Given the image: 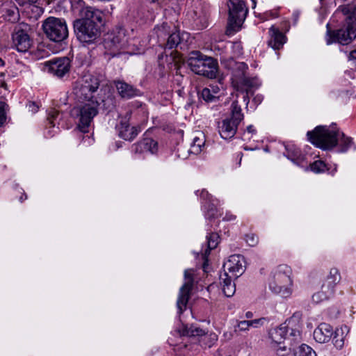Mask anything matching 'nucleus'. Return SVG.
Returning <instances> with one entry per match:
<instances>
[{
  "instance_id": "nucleus-58",
  "label": "nucleus",
  "mask_w": 356,
  "mask_h": 356,
  "mask_svg": "<svg viewBox=\"0 0 356 356\" xmlns=\"http://www.w3.org/2000/svg\"><path fill=\"white\" fill-rule=\"evenodd\" d=\"M273 17H277V14L275 15V13H273Z\"/></svg>"
},
{
  "instance_id": "nucleus-9",
  "label": "nucleus",
  "mask_w": 356,
  "mask_h": 356,
  "mask_svg": "<svg viewBox=\"0 0 356 356\" xmlns=\"http://www.w3.org/2000/svg\"><path fill=\"white\" fill-rule=\"evenodd\" d=\"M42 29L46 36L56 42H61L68 36L67 26L63 19L49 17L43 22Z\"/></svg>"
},
{
  "instance_id": "nucleus-61",
  "label": "nucleus",
  "mask_w": 356,
  "mask_h": 356,
  "mask_svg": "<svg viewBox=\"0 0 356 356\" xmlns=\"http://www.w3.org/2000/svg\"><path fill=\"white\" fill-rule=\"evenodd\" d=\"M203 268H204V270H205V268H206V264H204V265H203Z\"/></svg>"
},
{
  "instance_id": "nucleus-47",
  "label": "nucleus",
  "mask_w": 356,
  "mask_h": 356,
  "mask_svg": "<svg viewBox=\"0 0 356 356\" xmlns=\"http://www.w3.org/2000/svg\"><path fill=\"white\" fill-rule=\"evenodd\" d=\"M349 59L352 60L354 65L356 66V49L350 51L349 54Z\"/></svg>"
},
{
  "instance_id": "nucleus-15",
  "label": "nucleus",
  "mask_w": 356,
  "mask_h": 356,
  "mask_svg": "<svg viewBox=\"0 0 356 356\" xmlns=\"http://www.w3.org/2000/svg\"><path fill=\"white\" fill-rule=\"evenodd\" d=\"M223 273L230 277H238L245 271V259L240 254L231 255L223 264Z\"/></svg>"
},
{
  "instance_id": "nucleus-19",
  "label": "nucleus",
  "mask_w": 356,
  "mask_h": 356,
  "mask_svg": "<svg viewBox=\"0 0 356 356\" xmlns=\"http://www.w3.org/2000/svg\"><path fill=\"white\" fill-rule=\"evenodd\" d=\"M133 151L135 153L150 152L154 154L158 150V143L150 138H144L132 146Z\"/></svg>"
},
{
  "instance_id": "nucleus-49",
  "label": "nucleus",
  "mask_w": 356,
  "mask_h": 356,
  "mask_svg": "<svg viewBox=\"0 0 356 356\" xmlns=\"http://www.w3.org/2000/svg\"><path fill=\"white\" fill-rule=\"evenodd\" d=\"M263 100V97L261 95H257L254 97L252 102H254L257 105L259 104Z\"/></svg>"
},
{
  "instance_id": "nucleus-28",
  "label": "nucleus",
  "mask_w": 356,
  "mask_h": 356,
  "mask_svg": "<svg viewBox=\"0 0 356 356\" xmlns=\"http://www.w3.org/2000/svg\"><path fill=\"white\" fill-rule=\"evenodd\" d=\"M181 42V37L177 31H172L168 36L164 45L165 49H172L176 48Z\"/></svg>"
},
{
  "instance_id": "nucleus-3",
  "label": "nucleus",
  "mask_w": 356,
  "mask_h": 356,
  "mask_svg": "<svg viewBox=\"0 0 356 356\" xmlns=\"http://www.w3.org/2000/svg\"><path fill=\"white\" fill-rule=\"evenodd\" d=\"M292 269L286 264L277 266L270 273L269 288L275 293L288 297L292 293Z\"/></svg>"
},
{
  "instance_id": "nucleus-43",
  "label": "nucleus",
  "mask_w": 356,
  "mask_h": 356,
  "mask_svg": "<svg viewBox=\"0 0 356 356\" xmlns=\"http://www.w3.org/2000/svg\"><path fill=\"white\" fill-rule=\"evenodd\" d=\"M58 115V112L57 111H53L49 114V117L48 118V120L49 122V124L52 127L55 126V124H54L53 120L56 119Z\"/></svg>"
},
{
  "instance_id": "nucleus-7",
  "label": "nucleus",
  "mask_w": 356,
  "mask_h": 356,
  "mask_svg": "<svg viewBox=\"0 0 356 356\" xmlns=\"http://www.w3.org/2000/svg\"><path fill=\"white\" fill-rule=\"evenodd\" d=\"M243 120V114L237 101L231 105V118L222 120L218 124V131L220 136L224 139H230L236 133L238 126Z\"/></svg>"
},
{
  "instance_id": "nucleus-52",
  "label": "nucleus",
  "mask_w": 356,
  "mask_h": 356,
  "mask_svg": "<svg viewBox=\"0 0 356 356\" xmlns=\"http://www.w3.org/2000/svg\"><path fill=\"white\" fill-rule=\"evenodd\" d=\"M252 316H253V314H252V312H247L245 313V317H246L247 318H252Z\"/></svg>"
},
{
  "instance_id": "nucleus-55",
  "label": "nucleus",
  "mask_w": 356,
  "mask_h": 356,
  "mask_svg": "<svg viewBox=\"0 0 356 356\" xmlns=\"http://www.w3.org/2000/svg\"><path fill=\"white\" fill-rule=\"evenodd\" d=\"M1 86L2 88H6H6H7V84H6L5 82H2V83H1Z\"/></svg>"
},
{
  "instance_id": "nucleus-5",
  "label": "nucleus",
  "mask_w": 356,
  "mask_h": 356,
  "mask_svg": "<svg viewBox=\"0 0 356 356\" xmlns=\"http://www.w3.org/2000/svg\"><path fill=\"white\" fill-rule=\"evenodd\" d=\"M191 70L197 74L213 79L218 72V62L212 57L203 55L200 51H193L187 60Z\"/></svg>"
},
{
  "instance_id": "nucleus-62",
  "label": "nucleus",
  "mask_w": 356,
  "mask_h": 356,
  "mask_svg": "<svg viewBox=\"0 0 356 356\" xmlns=\"http://www.w3.org/2000/svg\"><path fill=\"white\" fill-rule=\"evenodd\" d=\"M346 1V0H341V1H343V2Z\"/></svg>"
},
{
  "instance_id": "nucleus-13",
  "label": "nucleus",
  "mask_w": 356,
  "mask_h": 356,
  "mask_svg": "<svg viewBox=\"0 0 356 356\" xmlns=\"http://www.w3.org/2000/svg\"><path fill=\"white\" fill-rule=\"evenodd\" d=\"M193 269H187L184 272L185 283L179 290L177 306L179 314H181L186 308L187 303L191 296V291L193 286Z\"/></svg>"
},
{
  "instance_id": "nucleus-46",
  "label": "nucleus",
  "mask_w": 356,
  "mask_h": 356,
  "mask_svg": "<svg viewBox=\"0 0 356 356\" xmlns=\"http://www.w3.org/2000/svg\"><path fill=\"white\" fill-rule=\"evenodd\" d=\"M209 87H210L209 88L211 90L212 94L215 95V97L216 99H218V94L219 93V91H220L218 86H210Z\"/></svg>"
},
{
  "instance_id": "nucleus-30",
  "label": "nucleus",
  "mask_w": 356,
  "mask_h": 356,
  "mask_svg": "<svg viewBox=\"0 0 356 356\" xmlns=\"http://www.w3.org/2000/svg\"><path fill=\"white\" fill-rule=\"evenodd\" d=\"M286 327L280 326L270 331V337L274 343L280 345L282 341L286 339Z\"/></svg>"
},
{
  "instance_id": "nucleus-54",
  "label": "nucleus",
  "mask_w": 356,
  "mask_h": 356,
  "mask_svg": "<svg viewBox=\"0 0 356 356\" xmlns=\"http://www.w3.org/2000/svg\"><path fill=\"white\" fill-rule=\"evenodd\" d=\"M37 1H38V0H27V2H28L29 4H34V3H35Z\"/></svg>"
},
{
  "instance_id": "nucleus-20",
  "label": "nucleus",
  "mask_w": 356,
  "mask_h": 356,
  "mask_svg": "<svg viewBox=\"0 0 356 356\" xmlns=\"http://www.w3.org/2000/svg\"><path fill=\"white\" fill-rule=\"evenodd\" d=\"M334 331L332 327L327 323H321L314 331V338L316 341L323 343L328 342L332 335Z\"/></svg>"
},
{
  "instance_id": "nucleus-44",
  "label": "nucleus",
  "mask_w": 356,
  "mask_h": 356,
  "mask_svg": "<svg viewBox=\"0 0 356 356\" xmlns=\"http://www.w3.org/2000/svg\"><path fill=\"white\" fill-rule=\"evenodd\" d=\"M200 196L204 200H208L209 202L211 200V195L206 190H202Z\"/></svg>"
},
{
  "instance_id": "nucleus-36",
  "label": "nucleus",
  "mask_w": 356,
  "mask_h": 356,
  "mask_svg": "<svg viewBox=\"0 0 356 356\" xmlns=\"http://www.w3.org/2000/svg\"><path fill=\"white\" fill-rule=\"evenodd\" d=\"M201 97L207 102H214L216 99L215 95L212 94L211 90L209 88L202 89L201 91Z\"/></svg>"
},
{
  "instance_id": "nucleus-39",
  "label": "nucleus",
  "mask_w": 356,
  "mask_h": 356,
  "mask_svg": "<svg viewBox=\"0 0 356 356\" xmlns=\"http://www.w3.org/2000/svg\"><path fill=\"white\" fill-rule=\"evenodd\" d=\"M289 157L293 162L298 165H300L305 159L304 156L299 152H296L294 155H289Z\"/></svg>"
},
{
  "instance_id": "nucleus-50",
  "label": "nucleus",
  "mask_w": 356,
  "mask_h": 356,
  "mask_svg": "<svg viewBox=\"0 0 356 356\" xmlns=\"http://www.w3.org/2000/svg\"><path fill=\"white\" fill-rule=\"evenodd\" d=\"M248 92H248V91H247V92H246L245 95H244V97H243V100H244V102H246V106H248V105L249 102H250V99H249V97H248Z\"/></svg>"
},
{
  "instance_id": "nucleus-57",
  "label": "nucleus",
  "mask_w": 356,
  "mask_h": 356,
  "mask_svg": "<svg viewBox=\"0 0 356 356\" xmlns=\"http://www.w3.org/2000/svg\"><path fill=\"white\" fill-rule=\"evenodd\" d=\"M253 3V7L256 6V1L255 0H251Z\"/></svg>"
},
{
  "instance_id": "nucleus-26",
  "label": "nucleus",
  "mask_w": 356,
  "mask_h": 356,
  "mask_svg": "<svg viewBox=\"0 0 356 356\" xmlns=\"http://www.w3.org/2000/svg\"><path fill=\"white\" fill-rule=\"evenodd\" d=\"M154 31L158 38V42L161 46L164 45L168 36L172 31L170 26L168 23L163 22L161 25L157 26Z\"/></svg>"
},
{
  "instance_id": "nucleus-32",
  "label": "nucleus",
  "mask_w": 356,
  "mask_h": 356,
  "mask_svg": "<svg viewBox=\"0 0 356 356\" xmlns=\"http://www.w3.org/2000/svg\"><path fill=\"white\" fill-rule=\"evenodd\" d=\"M293 356H316V353L309 346L302 344L293 349Z\"/></svg>"
},
{
  "instance_id": "nucleus-33",
  "label": "nucleus",
  "mask_w": 356,
  "mask_h": 356,
  "mask_svg": "<svg viewBox=\"0 0 356 356\" xmlns=\"http://www.w3.org/2000/svg\"><path fill=\"white\" fill-rule=\"evenodd\" d=\"M310 170L315 173H322L328 170L327 165L321 160H317L309 165Z\"/></svg>"
},
{
  "instance_id": "nucleus-53",
  "label": "nucleus",
  "mask_w": 356,
  "mask_h": 356,
  "mask_svg": "<svg viewBox=\"0 0 356 356\" xmlns=\"http://www.w3.org/2000/svg\"><path fill=\"white\" fill-rule=\"evenodd\" d=\"M238 157H239V162H238V164L240 165L241 164V159H242V156H243V153L242 152H239L237 155Z\"/></svg>"
},
{
  "instance_id": "nucleus-29",
  "label": "nucleus",
  "mask_w": 356,
  "mask_h": 356,
  "mask_svg": "<svg viewBox=\"0 0 356 356\" xmlns=\"http://www.w3.org/2000/svg\"><path fill=\"white\" fill-rule=\"evenodd\" d=\"M345 331H348V328L346 326L337 328L334 332V334L332 337L333 344L338 349H341L343 346Z\"/></svg>"
},
{
  "instance_id": "nucleus-1",
  "label": "nucleus",
  "mask_w": 356,
  "mask_h": 356,
  "mask_svg": "<svg viewBox=\"0 0 356 356\" xmlns=\"http://www.w3.org/2000/svg\"><path fill=\"white\" fill-rule=\"evenodd\" d=\"M308 140L315 146L322 149H330L339 143L340 152H346L352 145V139L346 137L343 132L333 127L318 126L307 134Z\"/></svg>"
},
{
  "instance_id": "nucleus-10",
  "label": "nucleus",
  "mask_w": 356,
  "mask_h": 356,
  "mask_svg": "<svg viewBox=\"0 0 356 356\" xmlns=\"http://www.w3.org/2000/svg\"><path fill=\"white\" fill-rule=\"evenodd\" d=\"M99 80L92 75L85 76L80 81L77 82L74 89V93L82 102L89 101H97L94 98V93L99 87Z\"/></svg>"
},
{
  "instance_id": "nucleus-48",
  "label": "nucleus",
  "mask_w": 356,
  "mask_h": 356,
  "mask_svg": "<svg viewBox=\"0 0 356 356\" xmlns=\"http://www.w3.org/2000/svg\"><path fill=\"white\" fill-rule=\"evenodd\" d=\"M29 107L33 113H35L38 110V106L34 102H30L29 104Z\"/></svg>"
},
{
  "instance_id": "nucleus-24",
  "label": "nucleus",
  "mask_w": 356,
  "mask_h": 356,
  "mask_svg": "<svg viewBox=\"0 0 356 356\" xmlns=\"http://www.w3.org/2000/svg\"><path fill=\"white\" fill-rule=\"evenodd\" d=\"M334 290L327 284L323 283L320 291L312 296V300L315 303H320L329 300L334 296Z\"/></svg>"
},
{
  "instance_id": "nucleus-27",
  "label": "nucleus",
  "mask_w": 356,
  "mask_h": 356,
  "mask_svg": "<svg viewBox=\"0 0 356 356\" xmlns=\"http://www.w3.org/2000/svg\"><path fill=\"white\" fill-rule=\"evenodd\" d=\"M341 279L339 270L337 268H332L323 283L334 290L337 284Z\"/></svg>"
},
{
  "instance_id": "nucleus-35",
  "label": "nucleus",
  "mask_w": 356,
  "mask_h": 356,
  "mask_svg": "<svg viewBox=\"0 0 356 356\" xmlns=\"http://www.w3.org/2000/svg\"><path fill=\"white\" fill-rule=\"evenodd\" d=\"M219 236L216 233H211L207 236L208 248L213 250L216 248L218 244Z\"/></svg>"
},
{
  "instance_id": "nucleus-45",
  "label": "nucleus",
  "mask_w": 356,
  "mask_h": 356,
  "mask_svg": "<svg viewBox=\"0 0 356 356\" xmlns=\"http://www.w3.org/2000/svg\"><path fill=\"white\" fill-rule=\"evenodd\" d=\"M236 218V216L229 212L226 213L225 216L223 217V220L225 221H232L234 220Z\"/></svg>"
},
{
  "instance_id": "nucleus-12",
  "label": "nucleus",
  "mask_w": 356,
  "mask_h": 356,
  "mask_svg": "<svg viewBox=\"0 0 356 356\" xmlns=\"http://www.w3.org/2000/svg\"><path fill=\"white\" fill-rule=\"evenodd\" d=\"M127 43L126 31L120 27L107 33L104 38V47L111 54H115Z\"/></svg>"
},
{
  "instance_id": "nucleus-34",
  "label": "nucleus",
  "mask_w": 356,
  "mask_h": 356,
  "mask_svg": "<svg viewBox=\"0 0 356 356\" xmlns=\"http://www.w3.org/2000/svg\"><path fill=\"white\" fill-rule=\"evenodd\" d=\"M8 111L9 106L6 102L0 101V127L6 124Z\"/></svg>"
},
{
  "instance_id": "nucleus-16",
  "label": "nucleus",
  "mask_w": 356,
  "mask_h": 356,
  "mask_svg": "<svg viewBox=\"0 0 356 356\" xmlns=\"http://www.w3.org/2000/svg\"><path fill=\"white\" fill-rule=\"evenodd\" d=\"M70 67V60L67 57L54 58L46 63L47 71L59 78L67 74Z\"/></svg>"
},
{
  "instance_id": "nucleus-40",
  "label": "nucleus",
  "mask_w": 356,
  "mask_h": 356,
  "mask_svg": "<svg viewBox=\"0 0 356 356\" xmlns=\"http://www.w3.org/2000/svg\"><path fill=\"white\" fill-rule=\"evenodd\" d=\"M265 318H260L258 319L248 321L249 326L253 327H258L264 324L265 322Z\"/></svg>"
},
{
  "instance_id": "nucleus-63",
  "label": "nucleus",
  "mask_w": 356,
  "mask_h": 356,
  "mask_svg": "<svg viewBox=\"0 0 356 356\" xmlns=\"http://www.w3.org/2000/svg\"><path fill=\"white\" fill-rule=\"evenodd\" d=\"M155 1H156V0H152V1H154V2Z\"/></svg>"
},
{
  "instance_id": "nucleus-31",
  "label": "nucleus",
  "mask_w": 356,
  "mask_h": 356,
  "mask_svg": "<svg viewBox=\"0 0 356 356\" xmlns=\"http://www.w3.org/2000/svg\"><path fill=\"white\" fill-rule=\"evenodd\" d=\"M337 11L341 12L343 15H350V20H356V0L353 1L350 3L340 6Z\"/></svg>"
},
{
  "instance_id": "nucleus-37",
  "label": "nucleus",
  "mask_w": 356,
  "mask_h": 356,
  "mask_svg": "<svg viewBox=\"0 0 356 356\" xmlns=\"http://www.w3.org/2000/svg\"><path fill=\"white\" fill-rule=\"evenodd\" d=\"M204 207L207 209V216L208 218H215L217 216L218 211L213 204L210 202L206 203Z\"/></svg>"
},
{
  "instance_id": "nucleus-8",
  "label": "nucleus",
  "mask_w": 356,
  "mask_h": 356,
  "mask_svg": "<svg viewBox=\"0 0 356 356\" xmlns=\"http://www.w3.org/2000/svg\"><path fill=\"white\" fill-rule=\"evenodd\" d=\"M229 18L227 33L231 35L238 31L244 22L248 9L243 0H229Z\"/></svg>"
},
{
  "instance_id": "nucleus-14",
  "label": "nucleus",
  "mask_w": 356,
  "mask_h": 356,
  "mask_svg": "<svg viewBox=\"0 0 356 356\" xmlns=\"http://www.w3.org/2000/svg\"><path fill=\"white\" fill-rule=\"evenodd\" d=\"M26 24H20L15 27L12 35L13 43L19 52H26L31 47L32 41L28 33Z\"/></svg>"
},
{
  "instance_id": "nucleus-59",
  "label": "nucleus",
  "mask_w": 356,
  "mask_h": 356,
  "mask_svg": "<svg viewBox=\"0 0 356 356\" xmlns=\"http://www.w3.org/2000/svg\"><path fill=\"white\" fill-rule=\"evenodd\" d=\"M273 17H277V14L275 15V13H273Z\"/></svg>"
},
{
  "instance_id": "nucleus-22",
  "label": "nucleus",
  "mask_w": 356,
  "mask_h": 356,
  "mask_svg": "<svg viewBox=\"0 0 356 356\" xmlns=\"http://www.w3.org/2000/svg\"><path fill=\"white\" fill-rule=\"evenodd\" d=\"M236 278V277H230L226 273H221L220 275L222 290L225 296L232 297L235 293L236 286L235 284L232 282V280Z\"/></svg>"
},
{
  "instance_id": "nucleus-41",
  "label": "nucleus",
  "mask_w": 356,
  "mask_h": 356,
  "mask_svg": "<svg viewBox=\"0 0 356 356\" xmlns=\"http://www.w3.org/2000/svg\"><path fill=\"white\" fill-rule=\"evenodd\" d=\"M237 328L239 331H247L249 330L250 326L248 321H241L237 324Z\"/></svg>"
},
{
  "instance_id": "nucleus-42",
  "label": "nucleus",
  "mask_w": 356,
  "mask_h": 356,
  "mask_svg": "<svg viewBox=\"0 0 356 356\" xmlns=\"http://www.w3.org/2000/svg\"><path fill=\"white\" fill-rule=\"evenodd\" d=\"M277 355L278 356H285L288 351L285 346H281L278 345V348L276 350Z\"/></svg>"
},
{
  "instance_id": "nucleus-18",
  "label": "nucleus",
  "mask_w": 356,
  "mask_h": 356,
  "mask_svg": "<svg viewBox=\"0 0 356 356\" xmlns=\"http://www.w3.org/2000/svg\"><path fill=\"white\" fill-rule=\"evenodd\" d=\"M113 84L116 88L118 95L122 99H131L140 95V91L132 85L124 81L115 80Z\"/></svg>"
},
{
  "instance_id": "nucleus-21",
  "label": "nucleus",
  "mask_w": 356,
  "mask_h": 356,
  "mask_svg": "<svg viewBox=\"0 0 356 356\" xmlns=\"http://www.w3.org/2000/svg\"><path fill=\"white\" fill-rule=\"evenodd\" d=\"M141 131L140 127H130L127 122H121L118 127L119 136L126 140H134Z\"/></svg>"
},
{
  "instance_id": "nucleus-11",
  "label": "nucleus",
  "mask_w": 356,
  "mask_h": 356,
  "mask_svg": "<svg viewBox=\"0 0 356 356\" xmlns=\"http://www.w3.org/2000/svg\"><path fill=\"white\" fill-rule=\"evenodd\" d=\"M176 332L180 337H188L190 338H197L201 346L211 347L213 342L217 340L216 334H209L204 330L193 325H188L182 324Z\"/></svg>"
},
{
  "instance_id": "nucleus-60",
  "label": "nucleus",
  "mask_w": 356,
  "mask_h": 356,
  "mask_svg": "<svg viewBox=\"0 0 356 356\" xmlns=\"http://www.w3.org/2000/svg\"><path fill=\"white\" fill-rule=\"evenodd\" d=\"M298 17V15H296V17H295V21L296 22L297 21Z\"/></svg>"
},
{
  "instance_id": "nucleus-2",
  "label": "nucleus",
  "mask_w": 356,
  "mask_h": 356,
  "mask_svg": "<svg viewBox=\"0 0 356 356\" xmlns=\"http://www.w3.org/2000/svg\"><path fill=\"white\" fill-rule=\"evenodd\" d=\"M102 13L92 7H88L83 11V17L74 22V32L81 42L92 43L100 35L97 22H102Z\"/></svg>"
},
{
  "instance_id": "nucleus-17",
  "label": "nucleus",
  "mask_w": 356,
  "mask_h": 356,
  "mask_svg": "<svg viewBox=\"0 0 356 356\" xmlns=\"http://www.w3.org/2000/svg\"><path fill=\"white\" fill-rule=\"evenodd\" d=\"M268 34V45L275 50L282 49L286 42L287 38L286 35L274 25L271 26L269 29Z\"/></svg>"
},
{
  "instance_id": "nucleus-56",
  "label": "nucleus",
  "mask_w": 356,
  "mask_h": 356,
  "mask_svg": "<svg viewBox=\"0 0 356 356\" xmlns=\"http://www.w3.org/2000/svg\"><path fill=\"white\" fill-rule=\"evenodd\" d=\"M289 29V25H288L286 23V26H285V31H288Z\"/></svg>"
},
{
  "instance_id": "nucleus-38",
  "label": "nucleus",
  "mask_w": 356,
  "mask_h": 356,
  "mask_svg": "<svg viewBox=\"0 0 356 356\" xmlns=\"http://www.w3.org/2000/svg\"><path fill=\"white\" fill-rule=\"evenodd\" d=\"M245 240L246 243L251 247L257 245L259 242L258 236L254 234H248L245 235Z\"/></svg>"
},
{
  "instance_id": "nucleus-51",
  "label": "nucleus",
  "mask_w": 356,
  "mask_h": 356,
  "mask_svg": "<svg viewBox=\"0 0 356 356\" xmlns=\"http://www.w3.org/2000/svg\"><path fill=\"white\" fill-rule=\"evenodd\" d=\"M247 131L249 132V133H252V134H254L255 133V129H254L253 126L252 125H250L247 127Z\"/></svg>"
},
{
  "instance_id": "nucleus-23",
  "label": "nucleus",
  "mask_w": 356,
  "mask_h": 356,
  "mask_svg": "<svg viewBox=\"0 0 356 356\" xmlns=\"http://www.w3.org/2000/svg\"><path fill=\"white\" fill-rule=\"evenodd\" d=\"M284 327H286L287 332H289V337L286 339L287 340L300 341V325L297 318L294 317L291 318L288 320L286 325Z\"/></svg>"
},
{
  "instance_id": "nucleus-25",
  "label": "nucleus",
  "mask_w": 356,
  "mask_h": 356,
  "mask_svg": "<svg viewBox=\"0 0 356 356\" xmlns=\"http://www.w3.org/2000/svg\"><path fill=\"white\" fill-rule=\"evenodd\" d=\"M205 143V136L202 132H197L193 138V142L189 149V152L193 154H200Z\"/></svg>"
},
{
  "instance_id": "nucleus-6",
  "label": "nucleus",
  "mask_w": 356,
  "mask_h": 356,
  "mask_svg": "<svg viewBox=\"0 0 356 356\" xmlns=\"http://www.w3.org/2000/svg\"><path fill=\"white\" fill-rule=\"evenodd\" d=\"M343 15L346 16L345 24L341 28L331 30L329 24H327L325 40L327 44L337 42L347 45L356 38V20H350V15Z\"/></svg>"
},
{
  "instance_id": "nucleus-4",
  "label": "nucleus",
  "mask_w": 356,
  "mask_h": 356,
  "mask_svg": "<svg viewBox=\"0 0 356 356\" xmlns=\"http://www.w3.org/2000/svg\"><path fill=\"white\" fill-rule=\"evenodd\" d=\"M98 101L81 102L71 110V115L76 122L77 129L82 133H88L95 117L99 113Z\"/></svg>"
}]
</instances>
